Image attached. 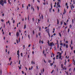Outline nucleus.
I'll return each mask as SVG.
<instances>
[{
  "instance_id": "nucleus-1",
  "label": "nucleus",
  "mask_w": 75,
  "mask_h": 75,
  "mask_svg": "<svg viewBox=\"0 0 75 75\" xmlns=\"http://www.w3.org/2000/svg\"><path fill=\"white\" fill-rule=\"evenodd\" d=\"M46 31H47V33H48V35L49 36V37H50V33H49V29H48L47 30H46Z\"/></svg>"
},
{
  "instance_id": "nucleus-2",
  "label": "nucleus",
  "mask_w": 75,
  "mask_h": 75,
  "mask_svg": "<svg viewBox=\"0 0 75 75\" xmlns=\"http://www.w3.org/2000/svg\"><path fill=\"white\" fill-rule=\"evenodd\" d=\"M57 5L58 6V7H59V8H61V6H60V4L59 2H58L57 3Z\"/></svg>"
},
{
  "instance_id": "nucleus-3",
  "label": "nucleus",
  "mask_w": 75,
  "mask_h": 75,
  "mask_svg": "<svg viewBox=\"0 0 75 75\" xmlns=\"http://www.w3.org/2000/svg\"><path fill=\"white\" fill-rule=\"evenodd\" d=\"M71 10H73V9H72V8H74V5H73V4H72V5L71 6Z\"/></svg>"
},
{
  "instance_id": "nucleus-4",
  "label": "nucleus",
  "mask_w": 75,
  "mask_h": 75,
  "mask_svg": "<svg viewBox=\"0 0 75 75\" xmlns=\"http://www.w3.org/2000/svg\"><path fill=\"white\" fill-rule=\"evenodd\" d=\"M59 54V56H61L62 55V53H60V52H57V54Z\"/></svg>"
},
{
  "instance_id": "nucleus-5",
  "label": "nucleus",
  "mask_w": 75,
  "mask_h": 75,
  "mask_svg": "<svg viewBox=\"0 0 75 75\" xmlns=\"http://www.w3.org/2000/svg\"><path fill=\"white\" fill-rule=\"evenodd\" d=\"M61 68H63V70H64V65H63V64H62L61 65Z\"/></svg>"
},
{
  "instance_id": "nucleus-6",
  "label": "nucleus",
  "mask_w": 75,
  "mask_h": 75,
  "mask_svg": "<svg viewBox=\"0 0 75 75\" xmlns=\"http://www.w3.org/2000/svg\"><path fill=\"white\" fill-rule=\"evenodd\" d=\"M49 45L50 46L52 47V46L53 45V42H52V43H50V44Z\"/></svg>"
},
{
  "instance_id": "nucleus-7",
  "label": "nucleus",
  "mask_w": 75,
  "mask_h": 75,
  "mask_svg": "<svg viewBox=\"0 0 75 75\" xmlns=\"http://www.w3.org/2000/svg\"><path fill=\"white\" fill-rule=\"evenodd\" d=\"M2 3H0V4H1L2 6H4V3H3V2H2Z\"/></svg>"
},
{
  "instance_id": "nucleus-8",
  "label": "nucleus",
  "mask_w": 75,
  "mask_h": 75,
  "mask_svg": "<svg viewBox=\"0 0 75 75\" xmlns=\"http://www.w3.org/2000/svg\"><path fill=\"white\" fill-rule=\"evenodd\" d=\"M2 3H3V0H1L0 1V3H2V4H3Z\"/></svg>"
},
{
  "instance_id": "nucleus-9",
  "label": "nucleus",
  "mask_w": 75,
  "mask_h": 75,
  "mask_svg": "<svg viewBox=\"0 0 75 75\" xmlns=\"http://www.w3.org/2000/svg\"><path fill=\"white\" fill-rule=\"evenodd\" d=\"M61 33H59V35L60 37H62V35H62L61 34Z\"/></svg>"
},
{
  "instance_id": "nucleus-10",
  "label": "nucleus",
  "mask_w": 75,
  "mask_h": 75,
  "mask_svg": "<svg viewBox=\"0 0 75 75\" xmlns=\"http://www.w3.org/2000/svg\"><path fill=\"white\" fill-rule=\"evenodd\" d=\"M16 35L17 36H19V33L18 32H17L16 33Z\"/></svg>"
},
{
  "instance_id": "nucleus-11",
  "label": "nucleus",
  "mask_w": 75,
  "mask_h": 75,
  "mask_svg": "<svg viewBox=\"0 0 75 75\" xmlns=\"http://www.w3.org/2000/svg\"><path fill=\"white\" fill-rule=\"evenodd\" d=\"M73 61L74 62V65H75V61L74 60V59H73Z\"/></svg>"
},
{
  "instance_id": "nucleus-12",
  "label": "nucleus",
  "mask_w": 75,
  "mask_h": 75,
  "mask_svg": "<svg viewBox=\"0 0 75 75\" xmlns=\"http://www.w3.org/2000/svg\"><path fill=\"white\" fill-rule=\"evenodd\" d=\"M31 9H33V11H34V8L33 6H31Z\"/></svg>"
},
{
  "instance_id": "nucleus-13",
  "label": "nucleus",
  "mask_w": 75,
  "mask_h": 75,
  "mask_svg": "<svg viewBox=\"0 0 75 75\" xmlns=\"http://www.w3.org/2000/svg\"><path fill=\"white\" fill-rule=\"evenodd\" d=\"M62 57V56H59V59H60Z\"/></svg>"
},
{
  "instance_id": "nucleus-14",
  "label": "nucleus",
  "mask_w": 75,
  "mask_h": 75,
  "mask_svg": "<svg viewBox=\"0 0 75 75\" xmlns=\"http://www.w3.org/2000/svg\"><path fill=\"white\" fill-rule=\"evenodd\" d=\"M25 28H26V25L25 24L24 26V29H25Z\"/></svg>"
},
{
  "instance_id": "nucleus-15",
  "label": "nucleus",
  "mask_w": 75,
  "mask_h": 75,
  "mask_svg": "<svg viewBox=\"0 0 75 75\" xmlns=\"http://www.w3.org/2000/svg\"><path fill=\"white\" fill-rule=\"evenodd\" d=\"M48 62L49 63H50L51 62V60H49L48 61Z\"/></svg>"
},
{
  "instance_id": "nucleus-16",
  "label": "nucleus",
  "mask_w": 75,
  "mask_h": 75,
  "mask_svg": "<svg viewBox=\"0 0 75 75\" xmlns=\"http://www.w3.org/2000/svg\"><path fill=\"white\" fill-rule=\"evenodd\" d=\"M57 24H59V21L58 20V19H57Z\"/></svg>"
},
{
  "instance_id": "nucleus-17",
  "label": "nucleus",
  "mask_w": 75,
  "mask_h": 75,
  "mask_svg": "<svg viewBox=\"0 0 75 75\" xmlns=\"http://www.w3.org/2000/svg\"><path fill=\"white\" fill-rule=\"evenodd\" d=\"M28 6L29 7H30L31 6V4H28Z\"/></svg>"
},
{
  "instance_id": "nucleus-18",
  "label": "nucleus",
  "mask_w": 75,
  "mask_h": 75,
  "mask_svg": "<svg viewBox=\"0 0 75 75\" xmlns=\"http://www.w3.org/2000/svg\"><path fill=\"white\" fill-rule=\"evenodd\" d=\"M50 66H52V65H53V64L52 63H50Z\"/></svg>"
},
{
  "instance_id": "nucleus-19",
  "label": "nucleus",
  "mask_w": 75,
  "mask_h": 75,
  "mask_svg": "<svg viewBox=\"0 0 75 75\" xmlns=\"http://www.w3.org/2000/svg\"><path fill=\"white\" fill-rule=\"evenodd\" d=\"M66 47L67 48H68V44H67L66 45Z\"/></svg>"
},
{
  "instance_id": "nucleus-20",
  "label": "nucleus",
  "mask_w": 75,
  "mask_h": 75,
  "mask_svg": "<svg viewBox=\"0 0 75 75\" xmlns=\"http://www.w3.org/2000/svg\"><path fill=\"white\" fill-rule=\"evenodd\" d=\"M47 43L48 44V45H50V41H49V40H48Z\"/></svg>"
},
{
  "instance_id": "nucleus-21",
  "label": "nucleus",
  "mask_w": 75,
  "mask_h": 75,
  "mask_svg": "<svg viewBox=\"0 0 75 75\" xmlns=\"http://www.w3.org/2000/svg\"><path fill=\"white\" fill-rule=\"evenodd\" d=\"M51 9H52V3L51 4Z\"/></svg>"
},
{
  "instance_id": "nucleus-22",
  "label": "nucleus",
  "mask_w": 75,
  "mask_h": 75,
  "mask_svg": "<svg viewBox=\"0 0 75 75\" xmlns=\"http://www.w3.org/2000/svg\"><path fill=\"white\" fill-rule=\"evenodd\" d=\"M64 47H65L66 46V44L65 43H64L63 44Z\"/></svg>"
},
{
  "instance_id": "nucleus-23",
  "label": "nucleus",
  "mask_w": 75,
  "mask_h": 75,
  "mask_svg": "<svg viewBox=\"0 0 75 75\" xmlns=\"http://www.w3.org/2000/svg\"><path fill=\"white\" fill-rule=\"evenodd\" d=\"M64 70H66V69H67L66 68V66H64Z\"/></svg>"
},
{
  "instance_id": "nucleus-24",
  "label": "nucleus",
  "mask_w": 75,
  "mask_h": 75,
  "mask_svg": "<svg viewBox=\"0 0 75 75\" xmlns=\"http://www.w3.org/2000/svg\"><path fill=\"white\" fill-rule=\"evenodd\" d=\"M28 38H29V40H30V35H28Z\"/></svg>"
},
{
  "instance_id": "nucleus-25",
  "label": "nucleus",
  "mask_w": 75,
  "mask_h": 75,
  "mask_svg": "<svg viewBox=\"0 0 75 75\" xmlns=\"http://www.w3.org/2000/svg\"><path fill=\"white\" fill-rule=\"evenodd\" d=\"M60 45H63V43H61L60 44Z\"/></svg>"
},
{
  "instance_id": "nucleus-26",
  "label": "nucleus",
  "mask_w": 75,
  "mask_h": 75,
  "mask_svg": "<svg viewBox=\"0 0 75 75\" xmlns=\"http://www.w3.org/2000/svg\"><path fill=\"white\" fill-rule=\"evenodd\" d=\"M13 24H14V23H15V21L14 20H13Z\"/></svg>"
},
{
  "instance_id": "nucleus-27",
  "label": "nucleus",
  "mask_w": 75,
  "mask_h": 75,
  "mask_svg": "<svg viewBox=\"0 0 75 75\" xmlns=\"http://www.w3.org/2000/svg\"><path fill=\"white\" fill-rule=\"evenodd\" d=\"M23 50H24V48H25V45H23Z\"/></svg>"
},
{
  "instance_id": "nucleus-28",
  "label": "nucleus",
  "mask_w": 75,
  "mask_h": 75,
  "mask_svg": "<svg viewBox=\"0 0 75 75\" xmlns=\"http://www.w3.org/2000/svg\"><path fill=\"white\" fill-rule=\"evenodd\" d=\"M4 3H5V4H6V0H4Z\"/></svg>"
},
{
  "instance_id": "nucleus-29",
  "label": "nucleus",
  "mask_w": 75,
  "mask_h": 75,
  "mask_svg": "<svg viewBox=\"0 0 75 75\" xmlns=\"http://www.w3.org/2000/svg\"><path fill=\"white\" fill-rule=\"evenodd\" d=\"M64 24L65 25H67V23L65 22L64 23Z\"/></svg>"
},
{
  "instance_id": "nucleus-30",
  "label": "nucleus",
  "mask_w": 75,
  "mask_h": 75,
  "mask_svg": "<svg viewBox=\"0 0 75 75\" xmlns=\"http://www.w3.org/2000/svg\"><path fill=\"white\" fill-rule=\"evenodd\" d=\"M1 21H2V22H3V21H4V20L3 19H1Z\"/></svg>"
},
{
  "instance_id": "nucleus-31",
  "label": "nucleus",
  "mask_w": 75,
  "mask_h": 75,
  "mask_svg": "<svg viewBox=\"0 0 75 75\" xmlns=\"http://www.w3.org/2000/svg\"><path fill=\"white\" fill-rule=\"evenodd\" d=\"M58 13H59V8H58Z\"/></svg>"
},
{
  "instance_id": "nucleus-32",
  "label": "nucleus",
  "mask_w": 75,
  "mask_h": 75,
  "mask_svg": "<svg viewBox=\"0 0 75 75\" xmlns=\"http://www.w3.org/2000/svg\"><path fill=\"white\" fill-rule=\"evenodd\" d=\"M72 24H74V19L72 20Z\"/></svg>"
},
{
  "instance_id": "nucleus-33",
  "label": "nucleus",
  "mask_w": 75,
  "mask_h": 75,
  "mask_svg": "<svg viewBox=\"0 0 75 75\" xmlns=\"http://www.w3.org/2000/svg\"><path fill=\"white\" fill-rule=\"evenodd\" d=\"M38 34L39 36H40V35L41 34V33H38Z\"/></svg>"
},
{
  "instance_id": "nucleus-34",
  "label": "nucleus",
  "mask_w": 75,
  "mask_h": 75,
  "mask_svg": "<svg viewBox=\"0 0 75 75\" xmlns=\"http://www.w3.org/2000/svg\"><path fill=\"white\" fill-rule=\"evenodd\" d=\"M66 44H68V41H66Z\"/></svg>"
},
{
  "instance_id": "nucleus-35",
  "label": "nucleus",
  "mask_w": 75,
  "mask_h": 75,
  "mask_svg": "<svg viewBox=\"0 0 75 75\" xmlns=\"http://www.w3.org/2000/svg\"><path fill=\"white\" fill-rule=\"evenodd\" d=\"M71 27H72V25H70L69 28H71Z\"/></svg>"
},
{
  "instance_id": "nucleus-36",
  "label": "nucleus",
  "mask_w": 75,
  "mask_h": 75,
  "mask_svg": "<svg viewBox=\"0 0 75 75\" xmlns=\"http://www.w3.org/2000/svg\"><path fill=\"white\" fill-rule=\"evenodd\" d=\"M54 69H53L52 71V72H51V74H52V73H53V72H54Z\"/></svg>"
},
{
  "instance_id": "nucleus-37",
  "label": "nucleus",
  "mask_w": 75,
  "mask_h": 75,
  "mask_svg": "<svg viewBox=\"0 0 75 75\" xmlns=\"http://www.w3.org/2000/svg\"><path fill=\"white\" fill-rule=\"evenodd\" d=\"M28 6H27V10H28Z\"/></svg>"
},
{
  "instance_id": "nucleus-38",
  "label": "nucleus",
  "mask_w": 75,
  "mask_h": 75,
  "mask_svg": "<svg viewBox=\"0 0 75 75\" xmlns=\"http://www.w3.org/2000/svg\"><path fill=\"white\" fill-rule=\"evenodd\" d=\"M37 7L38 8V10H39V7L38 6H37Z\"/></svg>"
},
{
  "instance_id": "nucleus-39",
  "label": "nucleus",
  "mask_w": 75,
  "mask_h": 75,
  "mask_svg": "<svg viewBox=\"0 0 75 75\" xmlns=\"http://www.w3.org/2000/svg\"><path fill=\"white\" fill-rule=\"evenodd\" d=\"M62 24H63V23H62V22L61 21V25H62Z\"/></svg>"
},
{
  "instance_id": "nucleus-40",
  "label": "nucleus",
  "mask_w": 75,
  "mask_h": 75,
  "mask_svg": "<svg viewBox=\"0 0 75 75\" xmlns=\"http://www.w3.org/2000/svg\"><path fill=\"white\" fill-rule=\"evenodd\" d=\"M64 13H66V10H65V9H64Z\"/></svg>"
},
{
  "instance_id": "nucleus-41",
  "label": "nucleus",
  "mask_w": 75,
  "mask_h": 75,
  "mask_svg": "<svg viewBox=\"0 0 75 75\" xmlns=\"http://www.w3.org/2000/svg\"><path fill=\"white\" fill-rule=\"evenodd\" d=\"M71 44H72V40H71Z\"/></svg>"
},
{
  "instance_id": "nucleus-42",
  "label": "nucleus",
  "mask_w": 75,
  "mask_h": 75,
  "mask_svg": "<svg viewBox=\"0 0 75 75\" xmlns=\"http://www.w3.org/2000/svg\"><path fill=\"white\" fill-rule=\"evenodd\" d=\"M73 49V47H71V50H72Z\"/></svg>"
},
{
  "instance_id": "nucleus-43",
  "label": "nucleus",
  "mask_w": 75,
  "mask_h": 75,
  "mask_svg": "<svg viewBox=\"0 0 75 75\" xmlns=\"http://www.w3.org/2000/svg\"><path fill=\"white\" fill-rule=\"evenodd\" d=\"M43 71V72H44V69L43 68L42 69Z\"/></svg>"
},
{
  "instance_id": "nucleus-44",
  "label": "nucleus",
  "mask_w": 75,
  "mask_h": 75,
  "mask_svg": "<svg viewBox=\"0 0 75 75\" xmlns=\"http://www.w3.org/2000/svg\"><path fill=\"white\" fill-rule=\"evenodd\" d=\"M39 43V44H40V43H41V40L40 39V40Z\"/></svg>"
},
{
  "instance_id": "nucleus-45",
  "label": "nucleus",
  "mask_w": 75,
  "mask_h": 75,
  "mask_svg": "<svg viewBox=\"0 0 75 75\" xmlns=\"http://www.w3.org/2000/svg\"><path fill=\"white\" fill-rule=\"evenodd\" d=\"M59 57V55H57V56H56V57L57 58H58V57Z\"/></svg>"
},
{
  "instance_id": "nucleus-46",
  "label": "nucleus",
  "mask_w": 75,
  "mask_h": 75,
  "mask_svg": "<svg viewBox=\"0 0 75 75\" xmlns=\"http://www.w3.org/2000/svg\"><path fill=\"white\" fill-rule=\"evenodd\" d=\"M12 64V61H11V63H10V65H11V64Z\"/></svg>"
},
{
  "instance_id": "nucleus-47",
  "label": "nucleus",
  "mask_w": 75,
  "mask_h": 75,
  "mask_svg": "<svg viewBox=\"0 0 75 75\" xmlns=\"http://www.w3.org/2000/svg\"><path fill=\"white\" fill-rule=\"evenodd\" d=\"M19 68V69H21V67H20V66H18Z\"/></svg>"
},
{
  "instance_id": "nucleus-48",
  "label": "nucleus",
  "mask_w": 75,
  "mask_h": 75,
  "mask_svg": "<svg viewBox=\"0 0 75 75\" xmlns=\"http://www.w3.org/2000/svg\"><path fill=\"white\" fill-rule=\"evenodd\" d=\"M44 55L45 57H46V54H45V53L44 54Z\"/></svg>"
},
{
  "instance_id": "nucleus-49",
  "label": "nucleus",
  "mask_w": 75,
  "mask_h": 75,
  "mask_svg": "<svg viewBox=\"0 0 75 75\" xmlns=\"http://www.w3.org/2000/svg\"><path fill=\"white\" fill-rule=\"evenodd\" d=\"M42 19H43V16H42Z\"/></svg>"
},
{
  "instance_id": "nucleus-50",
  "label": "nucleus",
  "mask_w": 75,
  "mask_h": 75,
  "mask_svg": "<svg viewBox=\"0 0 75 75\" xmlns=\"http://www.w3.org/2000/svg\"><path fill=\"white\" fill-rule=\"evenodd\" d=\"M22 74H24V71H22Z\"/></svg>"
},
{
  "instance_id": "nucleus-51",
  "label": "nucleus",
  "mask_w": 75,
  "mask_h": 75,
  "mask_svg": "<svg viewBox=\"0 0 75 75\" xmlns=\"http://www.w3.org/2000/svg\"><path fill=\"white\" fill-rule=\"evenodd\" d=\"M21 57H23V53H21Z\"/></svg>"
},
{
  "instance_id": "nucleus-52",
  "label": "nucleus",
  "mask_w": 75,
  "mask_h": 75,
  "mask_svg": "<svg viewBox=\"0 0 75 75\" xmlns=\"http://www.w3.org/2000/svg\"><path fill=\"white\" fill-rule=\"evenodd\" d=\"M0 74L1 75V71H0Z\"/></svg>"
},
{
  "instance_id": "nucleus-53",
  "label": "nucleus",
  "mask_w": 75,
  "mask_h": 75,
  "mask_svg": "<svg viewBox=\"0 0 75 75\" xmlns=\"http://www.w3.org/2000/svg\"><path fill=\"white\" fill-rule=\"evenodd\" d=\"M16 42H17V44H18V40H16Z\"/></svg>"
},
{
  "instance_id": "nucleus-54",
  "label": "nucleus",
  "mask_w": 75,
  "mask_h": 75,
  "mask_svg": "<svg viewBox=\"0 0 75 75\" xmlns=\"http://www.w3.org/2000/svg\"><path fill=\"white\" fill-rule=\"evenodd\" d=\"M35 32L34 30H33V34H34Z\"/></svg>"
},
{
  "instance_id": "nucleus-55",
  "label": "nucleus",
  "mask_w": 75,
  "mask_h": 75,
  "mask_svg": "<svg viewBox=\"0 0 75 75\" xmlns=\"http://www.w3.org/2000/svg\"><path fill=\"white\" fill-rule=\"evenodd\" d=\"M67 5H68V4L67 3H66V6H67Z\"/></svg>"
},
{
  "instance_id": "nucleus-56",
  "label": "nucleus",
  "mask_w": 75,
  "mask_h": 75,
  "mask_svg": "<svg viewBox=\"0 0 75 75\" xmlns=\"http://www.w3.org/2000/svg\"><path fill=\"white\" fill-rule=\"evenodd\" d=\"M68 33L69 32V29H68Z\"/></svg>"
},
{
  "instance_id": "nucleus-57",
  "label": "nucleus",
  "mask_w": 75,
  "mask_h": 75,
  "mask_svg": "<svg viewBox=\"0 0 75 75\" xmlns=\"http://www.w3.org/2000/svg\"><path fill=\"white\" fill-rule=\"evenodd\" d=\"M19 64H20V60L19 61Z\"/></svg>"
},
{
  "instance_id": "nucleus-58",
  "label": "nucleus",
  "mask_w": 75,
  "mask_h": 75,
  "mask_svg": "<svg viewBox=\"0 0 75 75\" xmlns=\"http://www.w3.org/2000/svg\"><path fill=\"white\" fill-rule=\"evenodd\" d=\"M52 54L53 57H54V53H52Z\"/></svg>"
},
{
  "instance_id": "nucleus-59",
  "label": "nucleus",
  "mask_w": 75,
  "mask_h": 75,
  "mask_svg": "<svg viewBox=\"0 0 75 75\" xmlns=\"http://www.w3.org/2000/svg\"><path fill=\"white\" fill-rule=\"evenodd\" d=\"M49 10H50V12L51 13V8H50V9Z\"/></svg>"
},
{
  "instance_id": "nucleus-60",
  "label": "nucleus",
  "mask_w": 75,
  "mask_h": 75,
  "mask_svg": "<svg viewBox=\"0 0 75 75\" xmlns=\"http://www.w3.org/2000/svg\"><path fill=\"white\" fill-rule=\"evenodd\" d=\"M41 42L42 44H43V42L42 40L41 41Z\"/></svg>"
},
{
  "instance_id": "nucleus-61",
  "label": "nucleus",
  "mask_w": 75,
  "mask_h": 75,
  "mask_svg": "<svg viewBox=\"0 0 75 75\" xmlns=\"http://www.w3.org/2000/svg\"><path fill=\"white\" fill-rule=\"evenodd\" d=\"M44 50H43V54H44Z\"/></svg>"
},
{
  "instance_id": "nucleus-62",
  "label": "nucleus",
  "mask_w": 75,
  "mask_h": 75,
  "mask_svg": "<svg viewBox=\"0 0 75 75\" xmlns=\"http://www.w3.org/2000/svg\"><path fill=\"white\" fill-rule=\"evenodd\" d=\"M17 55H18V56H19V53H17Z\"/></svg>"
},
{
  "instance_id": "nucleus-63",
  "label": "nucleus",
  "mask_w": 75,
  "mask_h": 75,
  "mask_svg": "<svg viewBox=\"0 0 75 75\" xmlns=\"http://www.w3.org/2000/svg\"><path fill=\"white\" fill-rule=\"evenodd\" d=\"M37 1L38 3H40V1H39L38 0H37Z\"/></svg>"
},
{
  "instance_id": "nucleus-64",
  "label": "nucleus",
  "mask_w": 75,
  "mask_h": 75,
  "mask_svg": "<svg viewBox=\"0 0 75 75\" xmlns=\"http://www.w3.org/2000/svg\"><path fill=\"white\" fill-rule=\"evenodd\" d=\"M30 45H29L28 46V47H30Z\"/></svg>"
}]
</instances>
